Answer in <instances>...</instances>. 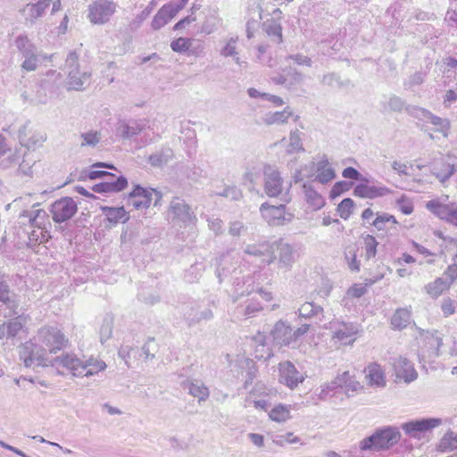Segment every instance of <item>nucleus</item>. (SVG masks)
I'll use <instances>...</instances> for the list:
<instances>
[{"label": "nucleus", "mask_w": 457, "mask_h": 457, "mask_svg": "<svg viewBox=\"0 0 457 457\" xmlns=\"http://www.w3.org/2000/svg\"><path fill=\"white\" fill-rule=\"evenodd\" d=\"M262 310V307L259 303L251 302L244 310H242V312L238 311V312L247 319L254 316L257 312H261Z\"/></svg>", "instance_id": "obj_63"}, {"label": "nucleus", "mask_w": 457, "mask_h": 457, "mask_svg": "<svg viewBox=\"0 0 457 457\" xmlns=\"http://www.w3.org/2000/svg\"><path fill=\"white\" fill-rule=\"evenodd\" d=\"M15 46L24 59L21 63V70L26 71H36L40 63L37 47L24 35L16 37Z\"/></svg>", "instance_id": "obj_6"}, {"label": "nucleus", "mask_w": 457, "mask_h": 457, "mask_svg": "<svg viewBox=\"0 0 457 457\" xmlns=\"http://www.w3.org/2000/svg\"><path fill=\"white\" fill-rule=\"evenodd\" d=\"M68 338L56 327L45 326L37 335L20 346V359L26 368L47 365V353H55L68 345Z\"/></svg>", "instance_id": "obj_1"}, {"label": "nucleus", "mask_w": 457, "mask_h": 457, "mask_svg": "<svg viewBox=\"0 0 457 457\" xmlns=\"http://www.w3.org/2000/svg\"><path fill=\"white\" fill-rule=\"evenodd\" d=\"M246 231V227L242 221L236 220L229 223L228 234L233 237H239Z\"/></svg>", "instance_id": "obj_59"}, {"label": "nucleus", "mask_w": 457, "mask_h": 457, "mask_svg": "<svg viewBox=\"0 0 457 457\" xmlns=\"http://www.w3.org/2000/svg\"><path fill=\"white\" fill-rule=\"evenodd\" d=\"M270 418L277 422H284L290 418V408L284 404H278L269 412Z\"/></svg>", "instance_id": "obj_44"}, {"label": "nucleus", "mask_w": 457, "mask_h": 457, "mask_svg": "<svg viewBox=\"0 0 457 457\" xmlns=\"http://www.w3.org/2000/svg\"><path fill=\"white\" fill-rule=\"evenodd\" d=\"M148 124L145 119L120 120L116 131L117 134L124 139H129L143 132Z\"/></svg>", "instance_id": "obj_18"}, {"label": "nucleus", "mask_w": 457, "mask_h": 457, "mask_svg": "<svg viewBox=\"0 0 457 457\" xmlns=\"http://www.w3.org/2000/svg\"><path fill=\"white\" fill-rule=\"evenodd\" d=\"M168 215L173 221L182 223L190 222L195 218L190 206L184 199L179 197H173L170 201L168 209Z\"/></svg>", "instance_id": "obj_15"}, {"label": "nucleus", "mask_w": 457, "mask_h": 457, "mask_svg": "<svg viewBox=\"0 0 457 457\" xmlns=\"http://www.w3.org/2000/svg\"><path fill=\"white\" fill-rule=\"evenodd\" d=\"M244 253L245 254L261 259L262 263L263 264H270L274 262L273 245L268 242L249 244L245 247Z\"/></svg>", "instance_id": "obj_20"}, {"label": "nucleus", "mask_w": 457, "mask_h": 457, "mask_svg": "<svg viewBox=\"0 0 457 457\" xmlns=\"http://www.w3.org/2000/svg\"><path fill=\"white\" fill-rule=\"evenodd\" d=\"M354 195L361 198L373 199L383 196L388 193V189L385 187H376L368 183L358 184L353 190Z\"/></svg>", "instance_id": "obj_28"}, {"label": "nucleus", "mask_w": 457, "mask_h": 457, "mask_svg": "<svg viewBox=\"0 0 457 457\" xmlns=\"http://www.w3.org/2000/svg\"><path fill=\"white\" fill-rule=\"evenodd\" d=\"M445 335L435 331L426 336V342L431 349L430 355L438 356L442 354V348L445 346Z\"/></svg>", "instance_id": "obj_37"}, {"label": "nucleus", "mask_w": 457, "mask_h": 457, "mask_svg": "<svg viewBox=\"0 0 457 457\" xmlns=\"http://www.w3.org/2000/svg\"><path fill=\"white\" fill-rule=\"evenodd\" d=\"M21 216L28 218L30 225L35 228H42L45 225V221L47 218L46 211L42 209L24 211Z\"/></svg>", "instance_id": "obj_39"}, {"label": "nucleus", "mask_w": 457, "mask_h": 457, "mask_svg": "<svg viewBox=\"0 0 457 457\" xmlns=\"http://www.w3.org/2000/svg\"><path fill=\"white\" fill-rule=\"evenodd\" d=\"M365 258L370 260L377 254V246L378 245L376 238L371 235H366L363 237Z\"/></svg>", "instance_id": "obj_50"}, {"label": "nucleus", "mask_w": 457, "mask_h": 457, "mask_svg": "<svg viewBox=\"0 0 457 457\" xmlns=\"http://www.w3.org/2000/svg\"><path fill=\"white\" fill-rule=\"evenodd\" d=\"M78 61L79 56L75 52H71L65 61L69 89L81 90L89 81L90 73L81 71Z\"/></svg>", "instance_id": "obj_5"}, {"label": "nucleus", "mask_w": 457, "mask_h": 457, "mask_svg": "<svg viewBox=\"0 0 457 457\" xmlns=\"http://www.w3.org/2000/svg\"><path fill=\"white\" fill-rule=\"evenodd\" d=\"M322 311L323 309L320 306L315 305L310 302H305L299 307L298 315L301 318L311 319L317 316Z\"/></svg>", "instance_id": "obj_46"}, {"label": "nucleus", "mask_w": 457, "mask_h": 457, "mask_svg": "<svg viewBox=\"0 0 457 457\" xmlns=\"http://www.w3.org/2000/svg\"><path fill=\"white\" fill-rule=\"evenodd\" d=\"M260 212L262 217L270 226H281L286 222H290L294 215L286 210V205H270L268 203H263L260 206Z\"/></svg>", "instance_id": "obj_9"}, {"label": "nucleus", "mask_w": 457, "mask_h": 457, "mask_svg": "<svg viewBox=\"0 0 457 457\" xmlns=\"http://www.w3.org/2000/svg\"><path fill=\"white\" fill-rule=\"evenodd\" d=\"M106 363L95 357H90L85 361V374L84 377H90L97 374L99 371L106 369Z\"/></svg>", "instance_id": "obj_43"}, {"label": "nucleus", "mask_w": 457, "mask_h": 457, "mask_svg": "<svg viewBox=\"0 0 457 457\" xmlns=\"http://www.w3.org/2000/svg\"><path fill=\"white\" fill-rule=\"evenodd\" d=\"M220 196L226 197L230 200L238 201L242 198V192L237 187H226L221 193L218 194Z\"/></svg>", "instance_id": "obj_60"}, {"label": "nucleus", "mask_w": 457, "mask_h": 457, "mask_svg": "<svg viewBox=\"0 0 457 457\" xmlns=\"http://www.w3.org/2000/svg\"><path fill=\"white\" fill-rule=\"evenodd\" d=\"M321 83L324 86H328L331 88H339L343 83L335 73H328L322 77Z\"/></svg>", "instance_id": "obj_62"}, {"label": "nucleus", "mask_w": 457, "mask_h": 457, "mask_svg": "<svg viewBox=\"0 0 457 457\" xmlns=\"http://www.w3.org/2000/svg\"><path fill=\"white\" fill-rule=\"evenodd\" d=\"M439 448L443 452H451L457 449V434L453 432L446 433L440 441Z\"/></svg>", "instance_id": "obj_49"}, {"label": "nucleus", "mask_w": 457, "mask_h": 457, "mask_svg": "<svg viewBox=\"0 0 457 457\" xmlns=\"http://www.w3.org/2000/svg\"><path fill=\"white\" fill-rule=\"evenodd\" d=\"M263 30L276 44L282 42V27L275 19H269L262 24Z\"/></svg>", "instance_id": "obj_36"}, {"label": "nucleus", "mask_w": 457, "mask_h": 457, "mask_svg": "<svg viewBox=\"0 0 457 457\" xmlns=\"http://www.w3.org/2000/svg\"><path fill=\"white\" fill-rule=\"evenodd\" d=\"M271 336L276 344L289 345L294 343L292 328L283 320H278L271 330Z\"/></svg>", "instance_id": "obj_24"}, {"label": "nucleus", "mask_w": 457, "mask_h": 457, "mask_svg": "<svg viewBox=\"0 0 457 457\" xmlns=\"http://www.w3.org/2000/svg\"><path fill=\"white\" fill-rule=\"evenodd\" d=\"M442 354L447 353L450 356L457 355V340L452 336H445V346L442 348Z\"/></svg>", "instance_id": "obj_58"}, {"label": "nucleus", "mask_w": 457, "mask_h": 457, "mask_svg": "<svg viewBox=\"0 0 457 457\" xmlns=\"http://www.w3.org/2000/svg\"><path fill=\"white\" fill-rule=\"evenodd\" d=\"M217 18L215 15L206 17L201 27V32L206 35H210L214 32L217 29Z\"/></svg>", "instance_id": "obj_61"}, {"label": "nucleus", "mask_w": 457, "mask_h": 457, "mask_svg": "<svg viewBox=\"0 0 457 457\" xmlns=\"http://www.w3.org/2000/svg\"><path fill=\"white\" fill-rule=\"evenodd\" d=\"M81 138L83 139L81 145H88V146H96L101 141V133L97 131H87L81 135Z\"/></svg>", "instance_id": "obj_55"}, {"label": "nucleus", "mask_w": 457, "mask_h": 457, "mask_svg": "<svg viewBox=\"0 0 457 457\" xmlns=\"http://www.w3.org/2000/svg\"><path fill=\"white\" fill-rule=\"evenodd\" d=\"M329 328L333 331V338L344 345L353 344L358 333V328L353 323L331 321Z\"/></svg>", "instance_id": "obj_17"}, {"label": "nucleus", "mask_w": 457, "mask_h": 457, "mask_svg": "<svg viewBox=\"0 0 457 457\" xmlns=\"http://www.w3.org/2000/svg\"><path fill=\"white\" fill-rule=\"evenodd\" d=\"M182 386L188 390L189 395L197 398L199 403L205 402L209 397V388L200 380L188 379L182 383Z\"/></svg>", "instance_id": "obj_27"}, {"label": "nucleus", "mask_w": 457, "mask_h": 457, "mask_svg": "<svg viewBox=\"0 0 457 457\" xmlns=\"http://www.w3.org/2000/svg\"><path fill=\"white\" fill-rule=\"evenodd\" d=\"M238 37H230L224 40V46L220 50V54L221 56L227 57H236L238 54L237 50Z\"/></svg>", "instance_id": "obj_47"}, {"label": "nucleus", "mask_w": 457, "mask_h": 457, "mask_svg": "<svg viewBox=\"0 0 457 457\" xmlns=\"http://www.w3.org/2000/svg\"><path fill=\"white\" fill-rule=\"evenodd\" d=\"M294 117L295 120L299 119L298 115H295L290 107H286L281 112H269L263 117V122L266 125H282L287 123L289 118Z\"/></svg>", "instance_id": "obj_29"}, {"label": "nucleus", "mask_w": 457, "mask_h": 457, "mask_svg": "<svg viewBox=\"0 0 457 457\" xmlns=\"http://www.w3.org/2000/svg\"><path fill=\"white\" fill-rule=\"evenodd\" d=\"M274 245L273 258L274 261L278 260V269L285 270L286 271L291 270L297 259V253L295 248L282 240L276 242Z\"/></svg>", "instance_id": "obj_12"}, {"label": "nucleus", "mask_w": 457, "mask_h": 457, "mask_svg": "<svg viewBox=\"0 0 457 457\" xmlns=\"http://www.w3.org/2000/svg\"><path fill=\"white\" fill-rule=\"evenodd\" d=\"M0 303L5 306L7 312L5 317H11L19 313V300L17 295L11 291L9 285L3 274L0 273Z\"/></svg>", "instance_id": "obj_16"}, {"label": "nucleus", "mask_w": 457, "mask_h": 457, "mask_svg": "<svg viewBox=\"0 0 457 457\" xmlns=\"http://www.w3.org/2000/svg\"><path fill=\"white\" fill-rule=\"evenodd\" d=\"M5 323L7 337H14L22 329L23 324L21 316L12 319Z\"/></svg>", "instance_id": "obj_53"}, {"label": "nucleus", "mask_w": 457, "mask_h": 457, "mask_svg": "<svg viewBox=\"0 0 457 457\" xmlns=\"http://www.w3.org/2000/svg\"><path fill=\"white\" fill-rule=\"evenodd\" d=\"M387 223H392V225H395L397 221L393 215L384 213L382 215L378 216L373 220L372 225L378 230H386L387 229Z\"/></svg>", "instance_id": "obj_54"}, {"label": "nucleus", "mask_w": 457, "mask_h": 457, "mask_svg": "<svg viewBox=\"0 0 457 457\" xmlns=\"http://www.w3.org/2000/svg\"><path fill=\"white\" fill-rule=\"evenodd\" d=\"M454 171V166L449 163H444L441 170H436L435 168L431 170L432 174L442 183L451 178Z\"/></svg>", "instance_id": "obj_52"}, {"label": "nucleus", "mask_w": 457, "mask_h": 457, "mask_svg": "<svg viewBox=\"0 0 457 457\" xmlns=\"http://www.w3.org/2000/svg\"><path fill=\"white\" fill-rule=\"evenodd\" d=\"M451 287V281L445 280V278H437L433 282L424 287L425 292L432 298H437Z\"/></svg>", "instance_id": "obj_35"}, {"label": "nucleus", "mask_w": 457, "mask_h": 457, "mask_svg": "<svg viewBox=\"0 0 457 457\" xmlns=\"http://www.w3.org/2000/svg\"><path fill=\"white\" fill-rule=\"evenodd\" d=\"M354 204L351 198H345L337 206V212L340 217L347 220L353 209Z\"/></svg>", "instance_id": "obj_56"}, {"label": "nucleus", "mask_w": 457, "mask_h": 457, "mask_svg": "<svg viewBox=\"0 0 457 457\" xmlns=\"http://www.w3.org/2000/svg\"><path fill=\"white\" fill-rule=\"evenodd\" d=\"M113 324L114 317L112 314H106L103 319V322L99 329L100 342L102 345L112 337Z\"/></svg>", "instance_id": "obj_41"}, {"label": "nucleus", "mask_w": 457, "mask_h": 457, "mask_svg": "<svg viewBox=\"0 0 457 457\" xmlns=\"http://www.w3.org/2000/svg\"><path fill=\"white\" fill-rule=\"evenodd\" d=\"M51 0H38L35 4H28L23 9L22 12L26 20L34 22L37 19L40 18L45 10L49 6Z\"/></svg>", "instance_id": "obj_31"}, {"label": "nucleus", "mask_w": 457, "mask_h": 457, "mask_svg": "<svg viewBox=\"0 0 457 457\" xmlns=\"http://www.w3.org/2000/svg\"><path fill=\"white\" fill-rule=\"evenodd\" d=\"M55 363L66 368L74 377H84L85 361L78 358L74 353H65L55 358Z\"/></svg>", "instance_id": "obj_22"}, {"label": "nucleus", "mask_w": 457, "mask_h": 457, "mask_svg": "<svg viewBox=\"0 0 457 457\" xmlns=\"http://www.w3.org/2000/svg\"><path fill=\"white\" fill-rule=\"evenodd\" d=\"M394 369L397 378L403 379L406 383L414 381L418 373L412 363L403 357H398L394 362Z\"/></svg>", "instance_id": "obj_23"}, {"label": "nucleus", "mask_w": 457, "mask_h": 457, "mask_svg": "<svg viewBox=\"0 0 457 457\" xmlns=\"http://www.w3.org/2000/svg\"><path fill=\"white\" fill-rule=\"evenodd\" d=\"M173 157L170 148H162L148 157V162L153 167H162L167 164Z\"/></svg>", "instance_id": "obj_38"}, {"label": "nucleus", "mask_w": 457, "mask_h": 457, "mask_svg": "<svg viewBox=\"0 0 457 457\" xmlns=\"http://www.w3.org/2000/svg\"><path fill=\"white\" fill-rule=\"evenodd\" d=\"M349 380V372L345 371L339 374L332 381L327 382L321 386V390L319 395L320 399L325 400L330 394V392L336 391L338 388H344L345 384Z\"/></svg>", "instance_id": "obj_30"}, {"label": "nucleus", "mask_w": 457, "mask_h": 457, "mask_svg": "<svg viewBox=\"0 0 457 457\" xmlns=\"http://www.w3.org/2000/svg\"><path fill=\"white\" fill-rule=\"evenodd\" d=\"M357 249L354 245L348 246L345 251V259L347 262L348 268L353 271H359L360 265L356 259Z\"/></svg>", "instance_id": "obj_51"}, {"label": "nucleus", "mask_w": 457, "mask_h": 457, "mask_svg": "<svg viewBox=\"0 0 457 457\" xmlns=\"http://www.w3.org/2000/svg\"><path fill=\"white\" fill-rule=\"evenodd\" d=\"M78 211L77 204L71 197H62L51 204L50 212L54 222L70 220Z\"/></svg>", "instance_id": "obj_11"}, {"label": "nucleus", "mask_w": 457, "mask_h": 457, "mask_svg": "<svg viewBox=\"0 0 457 457\" xmlns=\"http://www.w3.org/2000/svg\"><path fill=\"white\" fill-rule=\"evenodd\" d=\"M317 175L316 180L321 184H327L335 178V170L328 162L326 157H323L316 164Z\"/></svg>", "instance_id": "obj_33"}, {"label": "nucleus", "mask_w": 457, "mask_h": 457, "mask_svg": "<svg viewBox=\"0 0 457 457\" xmlns=\"http://www.w3.org/2000/svg\"><path fill=\"white\" fill-rule=\"evenodd\" d=\"M411 322V312L407 309H398L391 318L394 328L403 329Z\"/></svg>", "instance_id": "obj_40"}, {"label": "nucleus", "mask_w": 457, "mask_h": 457, "mask_svg": "<svg viewBox=\"0 0 457 457\" xmlns=\"http://www.w3.org/2000/svg\"><path fill=\"white\" fill-rule=\"evenodd\" d=\"M457 303L451 298H445L442 301L441 310L445 317L453 315L455 312Z\"/></svg>", "instance_id": "obj_64"}, {"label": "nucleus", "mask_w": 457, "mask_h": 457, "mask_svg": "<svg viewBox=\"0 0 457 457\" xmlns=\"http://www.w3.org/2000/svg\"><path fill=\"white\" fill-rule=\"evenodd\" d=\"M405 110L411 116L423 122L422 129L428 133L430 138H434V136L428 124L434 126V132L441 133L445 137L448 136L450 129V121L448 119L438 117L430 111L418 106H407Z\"/></svg>", "instance_id": "obj_2"}, {"label": "nucleus", "mask_w": 457, "mask_h": 457, "mask_svg": "<svg viewBox=\"0 0 457 457\" xmlns=\"http://www.w3.org/2000/svg\"><path fill=\"white\" fill-rule=\"evenodd\" d=\"M286 151L288 154H293L303 152L302 138L298 129L292 130L288 137V144L287 145Z\"/></svg>", "instance_id": "obj_42"}, {"label": "nucleus", "mask_w": 457, "mask_h": 457, "mask_svg": "<svg viewBox=\"0 0 457 457\" xmlns=\"http://www.w3.org/2000/svg\"><path fill=\"white\" fill-rule=\"evenodd\" d=\"M103 213L106 216L107 220L112 224H117L121 221L125 223L129 220V216L124 207H102Z\"/></svg>", "instance_id": "obj_34"}, {"label": "nucleus", "mask_w": 457, "mask_h": 457, "mask_svg": "<svg viewBox=\"0 0 457 457\" xmlns=\"http://www.w3.org/2000/svg\"><path fill=\"white\" fill-rule=\"evenodd\" d=\"M279 380L286 384L289 388L296 387L303 381V376L296 370L290 361H285L279 364Z\"/></svg>", "instance_id": "obj_21"}, {"label": "nucleus", "mask_w": 457, "mask_h": 457, "mask_svg": "<svg viewBox=\"0 0 457 457\" xmlns=\"http://www.w3.org/2000/svg\"><path fill=\"white\" fill-rule=\"evenodd\" d=\"M193 40L186 37H179L176 40H173L170 44V47L174 52L177 53H185L189 50Z\"/></svg>", "instance_id": "obj_57"}, {"label": "nucleus", "mask_w": 457, "mask_h": 457, "mask_svg": "<svg viewBox=\"0 0 457 457\" xmlns=\"http://www.w3.org/2000/svg\"><path fill=\"white\" fill-rule=\"evenodd\" d=\"M105 182L111 186L110 189L113 193L120 192L128 186V180L124 176L116 177L110 172L106 175Z\"/></svg>", "instance_id": "obj_45"}, {"label": "nucleus", "mask_w": 457, "mask_h": 457, "mask_svg": "<svg viewBox=\"0 0 457 457\" xmlns=\"http://www.w3.org/2000/svg\"><path fill=\"white\" fill-rule=\"evenodd\" d=\"M303 190L306 203L313 211L320 210L324 206L325 199L311 184H303Z\"/></svg>", "instance_id": "obj_32"}, {"label": "nucleus", "mask_w": 457, "mask_h": 457, "mask_svg": "<svg viewBox=\"0 0 457 457\" xmlns=\"http://www.w3.org/2000/svg\"><path fill=\"white\" fill-rule=\"evenodd\" d=\"M116 12V4L110 0H94L88 7V18L94 24H104Z\"/></svg>", "instance_id": "obj_8"}, {"label": "nucleus", "mask_w": 457, "mask_h": 457, "mask_svg": "<svg viewBox=\"0 0 457 457\" xmlns=\"http://www.w3.org/2000/svg\"><path fill=\"white\" fill-rule=\"evenodd\" d=\"M204 265L203 263H195L185 273V280L188 283L197 282L203 275Z\"/></svg>", "instance_id": "obj_48"}, {"label": "nucleus", "mask_w": 457, "mask_h": 457, "mask_svg": "<svg viewBox=\"0 0 457 457\" xmlns=\"http://www.w3.org/2000/svg\"><path fill=\"white\" fill-rule=\"evenodd\" d=\"M36 161L31 158L30 154L27 151L21 153V149L15 150L14 153L10 154L6 160L3 161L0 165L4 168H9L14 164L19 163L18 172L22 175L31 176L32 167Z\"/></svg>", "instance_id": "obj_13"}, {"label": "nucleus", "mask_w": 457, "mask_h": 457, "mask_svg": "<svg viewBox=\"0 0 457 457\" xmlns=\"http://www.w3.org/2000/svg\"><path fill=\"white\" fill-rule=\"evenodd\" d=\"M366 378L369 385L378 387H385L386 385V374L383 368L376 363H370L365 370Z\"/></svg>", "instance_id": "obj_26"}, {"label": "nucleus", "mask_w": 457, "mask_h": 457, "mask_svg": "<svg viewBox=\"0 0 457 457\" xmlns=\"http://www.w3.org/2000/svg\"><path fill=\"white\" fill-rule=\"evenodd\" d=\"M153 196H155L154 205H156L162 198L160 192L154 188L136 186L128 195L129 204L132 205L136 210H146L152 203Z\"/></svg>", "instance_id": "obj_7"}, {"label": "nucleus", "mask_w": 457, "mask_h": 457, "mask_svg": "<svg viewBox=\"0 0 457 457\" xmlns=\"http://www.w3.org/2000/svg\"><path fill=\"white\" fill-rule=\"evenodd\" d=\"M184 316L189 326L195 325L203 320H209L212 318L213 314L210 308L202 309L198 305H193L188 307Z\"/></svg>", "instance_id": "obj_25"}, {"label": "nucleus", "mask_w": 457, "mask_h": 457, "mask_svg": "<svg viewBox=\"0 0 457 457\" xmlns=\"http://www.w3.org/2000/svg\"><path fill=\"white\" fill-rule=\"evenodd\" d=\"M401 438V434L396 428L388 427L371 435L369 437L362 439L360 442V448L362 451H380L388 449L398 443Z\"/></svg>", "instance_id": "obj_3"}, {"label": "nucleus", "mask_w": 457, "mask_h": 457, "mask_svg": "<svg viewBox=\"0 0 457 457\" xmlns=\"http://www.w3.org/2000/svg\"><path fill=\"white\" fill-rule=\"evenodd\" d=\"M187 3L188 0H172L164 4L154 15L151 24L152 28L157 30L164 27Z\"/></svg>", "instance_id": "obj_10"}, {"label": "nucleus", "mask_w": 457, "mask_h": 457, "mask_svg": "<svg viewBox=\"0 0 457 457\" xmlns=\"http://www.w3.org/2000/svg\"><path fill=\"white\" fill-rule=\"evenodd\" d=\"M442 424V420L438 418H428L411 420L402 425V429L411 437L419 438L421 433L431 430Z\"/></svg>", "instance_id": "obj_14"}, {"label": "nucleus", "mask_w": 457, "mask_h": 457, "mask_svg": "<svg viewBox=\"0 0 457 457\" xmlns=\"http://www.w3.org/2000/svg\"><path fill=\"white\" fill-rule=\"evenodd\" d=\"M291 183H285L278 168L271 165L263 167V189L269 197L287 195Z\"/></svg>", "instance_id": "obj_4"}, {"label": "nucleus", "mask_w": 457, "mask_h": 457, "mask_svg": "<svg viewBox=\"0 0 457 457\" xmlns=\"http://www.w3.org/2000/svg\"><path fill=\"white\" fill-rule=\"evenodd\" d=\"M427 207L442 220H445L457 226V204H443L438 201H429Z\"/></svg>", "instance_id": "obj_19"}]
</instances>
